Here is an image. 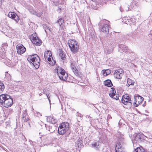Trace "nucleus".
Returning <instances> with one entry per match:
<instances>
[{"label": "nucleus", "mask_w": 152, "mask_h": 152, "mask_svg": "<svg viewBox=\"0 0 152 152\" xmlns=\"http://www.w3.org/2000/svg\"><path fill=\"white\" fill-rule=\"evenodd\" d=\"M103 74L104 76H107L110 73V72H109L108 74L107 73V72H106L105 71H104L103 72Z\"/></svg>", "instance_id": "obj_35"}, {"label": "nucleus", "mask_w": 152, "mask_h": 152, "mask_svg": "<svg viewBox=\"0 0 152 152\" xmlns=\"http://www.w3.org/2000/svg\"><path fill=\"white\" fill-rule=\"evenodd\" d=\"M4 85L0 83V93H1L4 90Z\"/></svg>", "instance_id": "obj_27"}, {"label": "nucleus", "mask_w": 152, "mask_h": 152, "mask_svg": "<svg viewBox=\"0 0 152 152\" xmlns=\"http://www.w3.org/2000/svg\"><path fill=\"white\" fill-rule=\"evenodd\" d=\"M106 23V24H104L103 26H102L100 30L102 32H105L106 33H108L109 32L108 29V23L109 21H105Z\"/></svg>", "instance_id": "obj_15"}, {"label": "nucleus", "mask_w": 152, "mask_h": 152, "mask_svg": "<svg viewBox=\"0 0 152 152\" xmlns=\"http://www.w3.org/2000/svg\"><path fill=\"white\" fill-rule=\"evenodd\" d=\"M41 134V133H39V134H40V135H41V134Z\"/></svg>", "instance_id": "obj_44"}, {"label": "nucleus", "mask_w": 152, "mask_h": 152, "mask_svg": "<svg viewBox=\"0 0 152 152\" xmlns=\"http://www.w3.org/2000/svg\"><path fill=\"white\" fill-rule=\"evenodd\" d=\"M71 67L73 72L76 76H78L79 75L78 71L74 64H71Z\"/></svg>", "instance_id": "obj_18"}, {"label": "nucleus", "mask_w": 152, "mask_h": 152, "mask_svg": "<svg viewBox=\"0 0 152 152\" xmlns=\"http://www.w3.org/2000/svg\"><path fill=\"white\" fill-rule=\"evenodd\" d=\"M36 114L37 116L38 117H40L42 116V114L40 113L37 112H36Z\"/></svg>", "instance_id": "obj_34"}, {"label": "nucleus", "mask_w": 152, "mask_h": 152, "mask_svg": "<svg viewBox=\"0 0 152 152\" xmlns=\"http://www.w3.org/2000/svg\"><path fill=\"white\" fill-rule=\"evenodd\" d=\"M104 85L108 87H110L113 86L111 81L110 80H107L104 82Z\"/></svg>", "instance_id": "obj_21"}, {"label": "nucleus", "mask_w": 152, "mask_h": 152, "mask_svg": "<svg viewBox=\"0 0 152 152\" xmlns=\"http://www.w3.org/2000/svg\"><path fill=\"white\" fill-rule=\"evenodd\" d=\"M14 20L16 22H17L19 20V18L18 15H17L15 18H14Z\"/></svg>", "instance_id": "obj_33"}, {"label": "nucleus", "mask_w": 152, "mask_h": 152, "mask_svg": "<svg viewBox=\"0 0 152 152\" xmlns=\"http://www.w3.org/2000/svg\"><path fill=\"white\" fill-rule=\"evenodd\" d=\"M42 93H40V94H39V96H41V95H42Z\"/></svg>", "instance_id": "obj_42"}, {"label": "nucleus", "mask_w": 152, "mask_h": 152, "mask_svg": "<svg viewBox=\"0 0 152 152\" xmlns=\"http://www.w3.org/2000/svg\"><path fill=\"white\" fill-rule=\"evenodd\" d=\"M5 76L8 79H10L11 78V75L7 72H6Z\"/></svg>", "instance_id": "obj_32"}, {"label": "nucleus", "mask_w": 152, "mask_h": 152, "mask_svg": "<svg viewBox=\"0 0 152 152\" xmlns=\"http://www.w3.org/2000/svg\"><path fill=\"white\" fill-rule=\"evenodd\" d=\"M59 55L62 60H65V59L66 56V54L61 50H60Z\"/></svg>", "instance_id": "obj_19"}, {"label": "nucleus", "mask_w": 152, "mask_h": 152, "mask_svg": "<svg viewBox=\"0 0 152 152\" xmlns=\"http://www.w3.org/2000/svg\"><path fill=\"white\" fill-rule=\"evenodd\" d=\"M44 56L45 59H46L47 58V59L48 61L50 62L49 63V64L51 65H53L55 64V61H53V62L51 61V58L50 57H51L52 58L51 51L50 50H47L44 53Z\"/></svg>", "instance_id": "obj_8"}, {"label": "nucleus", "mask_w": 152, "mask_h": 152, "mask_svg": "<svg viewBox=\"0 0 152 152\" xmlns=\"http://www.w3.org/2000/svg\"><path fill=\"white\" fill-rule=\"evenodd\" d=\"M91 145L92 147L95 148H98L99 146V142H94L92 143Z\"/></svg>", "instance_id": "obj_26"}, {"label": "nucleus", "mask_w": 152, "mask_h": 152, "mask_svg": "<svg viewBox=\"0 0 152 152\" xmlns=\"http://www.w3.org/2000/svg\"><path fill=\"white\" fill-rule=\"evenodd\" d=\"M144 136L143 134L140 133L135 134L134 136V140H133V142L137 143V142H140L142 141L143 140Z\"/></svg>", "instance_id": "obj_9"}, {"label": "nucleus", "mask_w": 152, "mask_h": 152, "mask_svg": "<svg viewBox=\"0 0 152 152\" xmlns=\"http://www.w3.org/2000/svg\"><path fill=\"white\" fill-rule=\"evenodd\" d=\"M69 124L67 122H64L61 124L58 129V133L60 134H64L69 129Z\"/></svg>", "instance_id": "obj_4"}, {"label": "nucleus", "mask_w": 152, "mask_h": 152, "mask_svg": "<svg viewBox=\"0 0 152 152\" xmlns=\"http://www.w3.org/2000/svg\"><path fill=\"white\" fill-rule=\"evenodd\" d=\"M68 44L70 50L74 53H77L79 49L78 42L75 39H69L68 41Z\"/></svg>", "instance_id": "obj_3"}, {"label": "nucleus", "mask_w": 152, "mask_h": 152, "mask_svg": "<svg viewBox=\"0 0 152 152\" xmlns=\"http://www.w3.org/2000/svg\"><path fill=\"white\" fill-rule=\"evenodd\" d=\"M134 105L135 107H137L141 103L144 99L143 98L139 96H134Z\"/></svg>", "instance_id": "obj_10"}, {"label": "nucleus", "mask_w": 152, "mask_h": 152, "mask_svg": "<svg viewBox=\"0 0 152 152\" xmlns=\"http://www.w3.org/2000/svg\"><path fill=\"white\" fill-rule=\"evenodd\" d=\"M104 52L107 54H110L113 51V49L112 48H108L107 49L104 50Z\"/></svg>", "instance_id": "obj_25"}, {"label": "nucleus", "mask_w": 152, "mask_h": 152, "mask_svg": "<svg viewBox=\"0 0 152 152\" xmlns=\"http://www.w3.org/2000/svg\"><path fill=\"white\" fill-rule=\"evenodd\" d=\"M28 124H29V125H30V124H29V123H28Z\"/></svg>", "instance_id": "obj_47"}, {"label": "nucleus", "mask_w": 152, "mask_h": 152, "mask_svg": "<svg viewBox=\"0 0 152 152\" xmlns=\"http://www.w3.org/2000/svg\"><path fill=\"white\" fill-rule=\"evenodd\" d=\"M57 73L61 80L66 81L68 77V74L65 70L61 68H58L57 69Z\"/></svg>", "instance_id": "obj_5"}, {"label": "nucleus", "mask_w": 152, "mask_h": 152, "mask_svg": "<svg viewBox=\"0 0 152 152\" xmlns=\"http://www.w3.org/2000/svg\"><path fill=\"white\" fill-rule=\"evenodd\" d=\"M47 121L52 124H55L57 121V120L53 116H49L47 118Z\"/></svg>", "instance_id": "obj_16"}, {"label": "nucleus", "mask_w": 152, "mask_h": 152, "mask_svg": "<svg viewBox=\"0 0 152 152\" xmlns=\"http://www.w3.org/2000/svg\"><path fill=\"white\" fill-rule=\"evenodd\" d=\"M116 95V93L115 88L113 87L111 88L109 94L110 96L111 97H113L115 96Z\"/></svg>", "instance_id": "obj_20"}, {"label": "nucleus", "mask_w": 152, "mask_h": 152, "mask_svg": "<svg viewBox=\"0 0 152 152\" xmlns=\"http://www.w3.org/2000/svg\"><path fill=\"white\" fill-rule=\"evenodd\" d=\"M78 117H79L80 118V119H81V117L82 116L81 114L80 113H79L77 115Z\"/></svg>", "instance_id": "obj_39"}, {"label": "nucleus", "mask_w": 152, "mask_h": 152, "mask_svg": "<svg viewBox=\"0 0 152 152\" xmlns=\"http://www.w3.org/2000/svg\"><path fill=\"white\" fill-rule=\"evenodd\" d=\"M127 84L126 86L128 87H129L130 86H133L134 85V80L128 78L127 79Z\"/></svg>", "instance_id": "obj_22"}, {"label": "nucleus", "mask_w": 152, "mask_h": 152, "mask_svg": "<svg viewBox=\"0 0 152 152\" xmlns=\"http://www.w3.org/2000/svg\"><path fill=\"white\" fill-rule=\"evenodd\" d=\"M27 60L30 63H31L35 68H39L40 64V59L38 56L36 54L29 56L27 58Z\"/></svg>", "instance_id": "obj_2"}, {"label": "nucleus", "mask_w": 152, "mask_h": 152, "mask_svg": "<svg viewBox=\"0 0 152 152\" xmlns=\"http://www.w3.org/2000/svg\"><path fill=\"white\" fill-rule=\"evenodd\" d=\"M1 1V0H0V1Z\"/></svg>", "instance_id": "obj_48"}, {"label": "nucleus", "mask_w": 152, "mask_h": 152, "mask_svg": "<svg viewBox=\"0 0 152 152\" xmlns=\"http://www.w3.org/2000/svg\"><path fill=\"white\" fill-rule=\"evenodd\" d=\"M16 15L14 13L12 12H10L8 15L9 17L11 18L12 19H14L16 16Z\"/></svg>", "instance_id": "obj_23"}, {"label": "nucleus", "mask_w": 152, "mask_h": 152, "mask_svg": "<svg viewBox=\"0 0 152 152\" xmlns=\"http://www.w3.org/2000/svg\"><path fill=\"white\" fill-rule=\"evenodd\" d=\"M124 73V72L122 69H119L115 71L114 76L116 79H120L122 78Z\"/></svg>", "instance_id": "obj_12"}, {"label": "nucleus", "mask_w": 152, "mask_h": 152, "mask_svg": "<svg viewBox=\"0 0 152 152\" xmlns=\"http://www.w3.org/2000/svg\"><path fill=\"white\" fill-rule=\"evenodd\" d=\"M133 152H137L136 151H135V149H134V151H133Z\"/></svg>", "instance_id": "obj_43"}, {"label": "nucleus", "mask_w": 152, "mask_h": 152, "mask_svg": "<svg viewBox=\"0 0 152 152\" xmlns=\"http://www.w3.org/2000/svg\"><path fill=\"white\" fill-rule=\"evenodd\" d=\"M130 20V21H129H129H125V22H126V23L127 24H129V23H128V22H130L131 21L130 20Z\"/></svg>", "instance_id": "obj_41"}, {"label": "nucleus", "mask_w": 152, "mask_h": 152, "mask_svg": "<svg viewBox=\"0 0 152 152\" xmlns=\"http://www.w3.org/2000/svg\"><path fill=\"white\" fill-rule=\"evenodd\" d=\"M30 39L32 43L37 45L40 46L41 44V41L36 34H32L30 37Z\"/></svg>", "instance_id": "obj_7"}, {"label": "nucleus", "mask_w": 152, "mask_h": 152, "mask_svg": "<svg viewBox=\"0 0 152 152\" xmlns=\"http://www.w3.org/2000/svg\"><path fill=\"white\" fill-rule=\"evenodd\" d=\"M124 145V144L121 142H118L116 145L115 152H125Z\"/></svg>", "instance_id": "obj_11"}, {"label": "nucleus", "mask_w": 152, "mask_h": 152, "mask_svg": "<svg viewBox=\"0 0 152 152\" xmlns=\"http://www.w3.org/2000/svg\"><path fill=\"white\" fill-rule=\"evenodd\" d=\"M135 149L137 152H144V150L142 147L137 148Z\"/></svg>", "instance_id": "obj_24"}, {"label": "nucleus", "mask_w": 152, "mask_h": 152, "mask_svg": "<svg viewBox=\"0 0 152 152\" xmlns=\"http://www.w3.org/2000/svg\"><path fill=\"white\" fill-rule=\"evenodd\" d=\"M32 109H33V110H34V109L33 108H32Z\"/></svg>", "instance_id": "obj_46"}, {"label": "nucleus", "mask_w": 152, "mask_h": 152, "mask_svg": "<svg viewBox=\"0 0 152 152\" xmlns=\"http://www.w3.org/2000/svg\"><path fill=\"white\" fill-rule=\"evenodd\" d=\"M43 28L46 33H47L48 31H51L50 30L49 28L48 27H47L46 26L44 25L43 26Z\"/></svg>", "instance_id": "obj_30"}, {"label": "nucleus", "mask_w": 152, "mask_h": 152, "mask_svg": "<svg viewBox=\"0 0 152 152\" xmlns=\"http://www.w3.org/2000/svg\"><path fill=\"white\" fill-rule=\"evenodd\" d=\"M46 95V96H47V98H48L49 102H50V96H49V95L48 94H45Z\"/></svg>", "instance_id": "obj_40"}, {"label": "nucleus", "mask_w": 152, "mask_h": 152, "mask_svg": "<svg viewBox=\"0 0 152 152\" xmlns=\"http://www.w3.org/2000/svg\"><path fill=\"white\" fill-rule=\"evenodd\" d=\"M31 13L37 17H40L42 15L41 12L38 13L37 12L34 11H33V12H32Z\"/></svg>", "instance_id": "obj_29"}, {"label": "nucleus", "mask_w": 152, "mask_h": 152, "mask_svg": "<svg viewBox=\"0 0 152 152\" xmlns=\"http://www.w3.org/2000/svg\"><path fill=\"white\" fill-rule=\"evenodd\" d=\"M16 49L18 53L20 54H23L26 51L25 48L22 45H18L16 46Z\"/></svg>", "instance_id": "obj_13"}, {"label": "nucleus", "mask_w": 152, "mask_h": 152, "mask_svg": "<svg viewBox=\"0 0 152 152\" xmlns=\"http://www.w3.org/2000/svg\"><path fill=\"white\" fill-rule=\"evenodd\" d=\"M28 117H26L23 119V120L26 121V122H27V121H28Z\"/></svg>", "instance_id": "obj_38"}, {"label": "nucleus", "mask_w": 152, "mask_h": 152, "mask_svg": "<svg viewBox=\"0 0 152 152\" xmlns=\"http://www.w3.org/2000/svg\"><path fill=\"white\" fill-rule=\"evenodd\" d=\"M26 115L27 114L26 113H23L22 114V118H23V119L26 117Z\"/></svg>", "instance_id": "obj_36"}, {"label": "nucleus", "mask_w": 152, "mask_h": 152, "mask_svg": "<svg viewBox=\"0 0 152 152\" xmlns=\"http://www.w3.org/2000/svg\"><path fill=\"white\" fill-rule=\"evenodd\" d=\"M45 127L46 129L48 131V133H52L55 131L54 127L48 124H45Z\"/></svg>", "instance_id": "obj_17"}, {"label": "nucleus", "mask_w": 152, "mask_h": 152, "mask_svg": "<svg viewBox=\"0 0 152 152\" xmlns=\"http://www.w3.org/2000/svg\"><path fill=\"white\" fill-rule=\"evenodd\" d=\"M0 102L5 107H8L12 105L13 101L10 96L2 94L0 95Z\"/></svg>", "instance_id": "obj_1"}, {"label": "nucleus", "mask_w": 152, "mask_h": 152, "mask_svg": "<svg viewBox=\"0 0 152 152\" xmlns=\"http://www.w3.org/2000/svg\"><path fill=\"white\" fill-rule=\"evenodd\" d=\"M121 101L125 105L132 104L131 98L127 94L123 96L122 97Z\"/></svg>", "instance_id": "obj_6"}, {"label": "nucleus", "mask_w": 152, "mask_h": 152, "mask_svg": "<svg viewBox=\"0 0 152 152\" xmlns=\"http://www.w3.org/2000/svg\"><path fill=\"white\" fill-rule=\"evenodd\" d=\"M43 94H45V92H43Z\"/></svg>", "instance_id": "obj_45"}, {"label": "nucleus", "mask_w": 152, "mask_h": 152, "mask_svg": "<svg viewBox=\"0 0 152 152\" xmlns=\"http://www.w3.org/2000/svg\"><path fill=\"white\" fill-rule=\"evenodd\" d=\"M112 98L115 99L116 100H118L119 99V97H118L116 95H115V96L114 97H113Z\"/></svg>", "instance_id": "obj_37"}, {"label": "nucleus", "mask_w": 152, "mask_h": 152, "mask_svg": "<svg viewBox=\"0 0 152 152\" xmlns=\"http://www.w3.org/2000/svg\"><path fill=\"white\" fill-rule=\"evenodd\" d=\"M119 51L122 53H125L127 52H130V50H129L128 48V47L125 45H120L119 46Z\"/></svg>", "instance_id": "obj_14"}, {"label": "nucleus", "mask_w": 152, "mask_h": 152, "mask_svg": "<svg viewBox=\"0 0 152 152\" xmlns=\"http://www.w3.org/2000/svg\"><path fill=\"white\" fill-rule=\"evenodd\" d=\"M57 22L59 24V26H61L62 24L64 23V21L62 18H61L57 21Z\"/></svg>", "instance_id": "obj_28"}, {"label": "nucleus", "mask_w": 152, "mask_h": 152, "mask_svg": "<svg viewBox=\"0 0 152 152\" xmlns=\"http://www.w3.org/2000/svg\"><path fill=\"white\" fill-rule=\"evenodd\" d=\"M77 142L78 146V147H80L82 145L83 143L82 140H79Z\"/></svg>", "instance_id": "obj_31"}]
</instances>
